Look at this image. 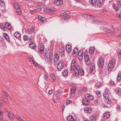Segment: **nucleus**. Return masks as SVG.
Here are the masks:
<instances>
[{"instance_id":"f257e3e1","label":"nucleus","mask_w":121,"mask_h":121,"mask_svg":"<svg viewBox=\"0 0 121 121\" xmlns=\"http://www.w3.org/2000/svg\"><path fill=\"white\" fill-rule=\"evenodd\" d=\"M115 58L112 59L111 61L109 62L108 64V68L109 71H111L113 69V67L115 65Z\"/></svg>"},{"instance_id":"f03ea898","label":"nucleus","mask_w":121,"mask_h":121,"mask_svg":"<svg viewBox=\"0 0 121 121\" xmlns=\"http://www.w3.org/2000/svg\"><path fill=\"white\" fill-rule=\"evenodd\" d=\"M76 62L75 60H73L71 62V69L70 70L71 71H73L77 67H78V66H76Z\"/></svg>"},{"instance_id":"7ed1b4c3","label":"nucleus","mask_w":121,"mask_h":121,"mask_svg":"<svg viewBox=\"0 0 121 121\" xmlns=\"http://www.w3.org/2000/svg\"><path fill=\"white\" fill-rule=\"evenodd\" d=\"M60 55L59 54L56 53L54 56L53 59V63L55 65L57 64L59 61V59H60Z\"/></svg>"},{"instance_id":"20e7f679","label":"nucleus","mask_w":121,"mask_h":121,"mask_svg":"<svg viewBox=\"0 0 121 121\" xmlns=\"http://www.w3.org/2000/svg\"><path fill=\"white\" fill-rule=\"evenodd\" d=\"M64 67V63L62 62H59L57 64V68L58 71H60L63 70Z\"/></svg>"},{"instance_id":"39448f33","label":"nucleus","mask_w":121,"mask_h":121,"mask_svg":"<svg viewBox=\"0 0 121 121\" xmlns=\"http://www.w3.org/2000/svg\"><path fill=\"white\" fill-rule=\"evenodd\" d=\"M104 63L103 59L101 58H100L98 61V65L99 67H101L102 68L104 66Z\"/></svg>"},{"instance_id":"423d86ee","label":"nucleus","mask_w":121,"mask_h":121,"mask_svg":"<svg viewBox=\"0 0 121 121\" xmlns=\"http://www.w3.org/2000/svg\"><path fill=\"white\" fill-rule=\"evenodd\" d=\"M85 59L87 65H90L91 64V62L89 56L88 55H85Z\"/></svg>"},{"instance_id":"0eeeda50","label":"nucleus","mask_w":121,"mask_h":121,"mask_svg":"<svg viewBox=\"0 0 121 121\" xmlns=\"http://www.w3.org/2000/svg\"><path fill=\"white\" fill-rule=\"evenodd\" d=\"M78 53V58L80 61H81L82 60L83 58V51L82 50H80Z\"/></svg>"},{"instance_id":"6e6552de","label":"nucleus","mask_w":121,"mask_h":121,"mask_svg":"<svg viewBox=\"0 0 121 121\" xmlns=\"http://www.w3.org/2000/svg\"><path fill=\"white\" fill-rule=\"evenodd\" d=\"M82 102L84 105L86 106L89 104V102L88 99L86 98H84L82 100Z\"/></svg>"},{"instance_id":"1a4fd4ad","label":"nucleus","mask_w":121,"mask_h":121,"mask_svg":"<svg viewBox=\"0 0 121 121\" xmlns=\"http://www.w3.org/2000/svg\"><path fill=\"white\" fill-rule=\"evenodd\" d=\"M76 69H78L79 71V73H80L81 75L83 76L84 74V72L83 69L80 66H78V67H77Z\"/></svg>"},{"instance_id":"9d476101","label":"nucleus","mask_w":121,"mask_h":121,"mask_svg":"<svg viewBox=\"0 0 121 121\" xmlns=\"http://www.w3.org/2000/svg\"><path fill=\"white\" fill-rule=\"evenodd\" d=\"M8 116L11 121H13L14 119L13 114L11 112H9L8 114Z\"/></svg>"},{"instance_id":"9b49d317","label":"nucleus","mask_w":121,"mask_h":121,"mask_svg":"<svg viewBox=\"0 0 121 121\" xmlns=\"http://www.w3.org/2000/svg\"><path fill=\"white\" fill-rule=\"evenodd\" d=\"M44 49V46L43 45H41L38 46L39 51L41 54H42L43 52Z\"/></svg>"},{"instance_id":"f8f14e48","label":"nucleus","mask_w":121,"mask_h":121,"mask_svg":"<svg viewBox=\"0 0 121 121\" xmlns=\"http://www.w3.org/2000/svg\"><path fill=\"white\" fill-rule=\"evenodd\" d=\"M84 110L85 112L87 113H90L92 112L91 108L90 107H86L84 108Z\"/></svg>"},{"instance_id":"ddd939ff","label":"nucleus","mask_w":121,"mask_h":121,"mask_svg":"<svg viewBox=\"0 0 121 121\" xmlns=\"http://www.w3.org/2000/svg\"><path fill=\"white\" fill-rule=\"evenodd\" d=\"M63 3L62 0H56L54 1V4L57 5H60Z\"/></svg>"},{"instance_id":"4468645a","label":"nucleus","mask_w":121,"mask_h":121,"mask_svg":"<svg viewBox=\"0 0 121 121\" xmlns=\"http://www.w3.org/2000/svg\"><path fill=\"white\" fill-rule=\"evenodd\" d=\"M102 30L104 32L107 33H110L111 32V30L109 29H107L106 27H101Z\"/></svg>"},{"instance_id":"2eb2a0df","label":"nucleus","mask_w":121,"mask_h":121,"mask_svg":"<svg viewBox=\"0 0 121 121\" xmlns=\"http://www.w3.org/2000/svg\"><path fill=\"white\" fill-rule=\"evenodd\" d=\"M71 46L69 45H68L66 46V49L68 53L70 52L71 50Z\"/></svg>"},{"instance_id":"dca6fc26","label":"nucleus","mask_w":121,"mask_h":121,"mask_svg":"<svg viewBox=\"0 0 121 121\" xmlns=\"http://www.w3.org/2000/svg\"><path fill=\"white\" fill-rule=\"evenodd\" d=\"M38 18L39 20L43 22H44L46 21L47 20L46 18L40 16H39Z\"/></svg>"},{"instance_id":"f3484780","label":"nucleus","mask_w":121,"mask_h":121,"mask_svg":"<svg viewBox=\"0 0 121 121\" xmlns=\"http://www.w3.org/2000/svg\"><path fill=\"white\" fill-rule=\"evenodd\" d=\"M30 47L32 49H35L36 47V45L34 42H31L29 44Z\"/></svg>"},{"instance_id":"a211bd4d","label":"nucleus","mask_w":121,"mask_h":121,"mask_svg":"<svg viewBox=\"0 0 121 121\" xmlns=\"http://www.w3.org/2000/svg\"><path fill=\"white\" fill-rule=\"evenodd\" d=\"M109 116L110 113L109 112H105L103 115V117L105 119H107L108 118Z\"/></svg>"},{"instance_id":"6ab92c4d","label":"nucleus","mask_w":121,"mask_h":121,"mask_svg":"<svg viewBox=\"0 0 121 121\" xmlns=\"http://www.w3.org/2000/svg\"><path fill=\"white\" fill-rule=\"evenodd\" d=\"M14 36L16 38H20L21 36L20 33L17 31L14 33Z\"/></svg>"},{"instance_id":"aec40b11","label":"nucleus","mask_w":121,"mask_h":121,"mask_svg":"<svg viewBox=\"0 0 121 121\" xmlns=\"http://www.w3.org/2000/svg\"><path fill=\"white\" fill-rule=\"evenodd\" d=\"M5 27L8 29H10L11 27L10 24L9 23H6L5 24Z\"/></svg>"},{"instance_id":"412c9836","label":"nucleus","mask_w":121,"mask_h":121,"mask_svg":"<svg viewBox=\"0 0 121 121\" xmlns=\"http://www.w3.org/2000/svg\"><path fill=\"white\" fill-rule=\"evenodd\" d=\"M71 13L70 12L68 11L65 12L64 13L61 14L60 16V17H62L61 16H65V15H69V14H70Z\"/></svg>"},{"instance_id":"4be33fe9","label":"nucleus","mask_w":121,"mask_h":121,"mask_svg":"<svg viewBox=\"0 0 121 121\" xmlns=\"http://www.w3.org/2000/svg\"><path fill=\"white\" fill-rule=\"evenodd\" d=\"M2 102L1 101H0V107L2 105ZM3 119V113L0 110V120H2Z\"/></svg>"},{"instance_id":"5701e85b","label":"nucleus","mask_w":121,"mask_h":121,"mask_svg":"<svg viewBox=\"0 0 121 121\" xmlns=\"http://www.w3.org/2000/svg\"><path fill=\"white\" fill-rule=\"evenodd\" d=\"M5 40L7 41H9L10 40L9 37L8 35L6 33H4L3 34Z\"/></svg>"},{"instance_id":"b1692460","label":"nucleus","mask_w":121,"mask_h":121,"mask_svg":"<svg viewBox=\"0 0 121 121\" xmlns=\"http://www.w3.org/2000/svg\"><path fill=\"white\" fill-rule=\"evenodd\" d=\"M103 3V0H98L97 4L99 6H101L102 5Z\"/></svg>"},{"instance_id":"393cba45","label":"nucleus","mask_w":121,"mask_h":121,"mask_svg":"<svg viewBox=\"0 0 121 121\" xmlns=\"http://www.w3.org/2000/svg\"><path fill=\"white\" fill-rule=\"evenodd\" d=\"M68 74V71L67 69H65L63 71V75L64 77H66L67 76Z\"/></svg>"},{"instance_id":"a878e982","label":"nucleus","mask_w":121,"mask_h":121,"mask_svg":"<svg viewBox=\"0 0 121 121\" xmlns=\"http://www.w3.org/2000/svg\"><path fill=\"white\" fill-rule=\"evenodd\" d=\"M97 1V0H89V2L91 5H94L96 4Z\"/></svg>"},{"instance_id":"bb28decb","label":"nucleus","mask_w":121,"mask_h":121,"mask_svg":"<svg viewBox=\"0 0 121 121\" xmlns=\"http://www.w3.org/2000/svg\"><path fill=\"white\" fill-rule=\"evenodd\" d=\"M63 16V18H64V20L67 21L69 20L70 18V17L69 15H65V16Z\"/></svg>"},{"instance_id":"cd10ccee","label":"nucleus","mask_w":121,"mask_h":121,"mask_svg":"<svg viewBox=\"0 0 121 121\" xmlns=\"http://www.w3.org/2000/svg\"><path fill=\"white\" fill-rule=\"evenodd\" d=\"M95 68V64L93 63H92L90 65V69H92L93 71Z\"/></svg>"},{"instance_id":"c85d7f7f","label":"nucleus","mask_w":121,"mask_h":121,"mask_svg":"<svg viewBox=\"0 0 121 121\" xmlns=\"http://www.w3.org/2000/svg\"><path fill=\"white\" fill-rule=\"evenodd\" d=\"M114 9L115 10L117 11L119 10V8H120V6H119L118 5H114L113 6Z\"/></svg>"},{"instance_id":"c756f323","label":"nucleus","mask_w":121,"mask_h":121,"mask_svg":"<svg viewBox=\"0 0 121 121\" xmlns=\"http://www.w3.org/2000/svg\"><path fill=\"white\" fill-rule=\"evenodd\" d=\"M117 80L119 82L121 81V73H119L117 77Z\"/></svg>"},{"instance_id":"7c9ffc66","label":"nucleus","mask_w":121,"mask_h":121,"mask_svg":"<svg viewBox=\"0 0 121 121\" xmlns=\"http://www.w3.org/2000/svg\"><path fill=\"white\" fill-rule=\"evenodd\" d=\"M74 74L75 76H78L79 74V71L78 69H76L74 72Z\"/></svg>"},{"instance_id":"2f4dec72","label":"nucleus","mask_w":121,"mask_h":121,"mask_svg":"<svg viewBox=\"0 0 121 121\" xmlns=\"http://www.w3.org/2000/svg\"><path fill=\"white\" fill-rule=\"evenodd\" d=\"M13 5L14 8L15 9H17L20 8V7L16 3H13Z\"/></svg>"},{"instance_id":"473e14b6","label":"nucleus","mask_w":121,"mask_h":121,"mask_svg":"<svg viewBox=\"0 0 121 121\" xmlns=\"http://www.w3.org/2000/svg\"><path fill=\"white\" fill-rule=\"evenodd\" d=\"M95 50V49L93 47H90L89 48V52L90 53L92 54L93 52H94Z\"/></svg>"},{"instance_id":"72a5a7b5","label":"nucleus","mask_w":121,"mask_h":121,"mask_svg":"<svg viewBox=\"0 0 121 121\" xmlns=\"http://www.w3.org/2000/svg\"><path fill=\"white\" fill-rule=\"evenodd\" d=\"M95 117L91 116L90 118V121H96Z\"/></svg>"},{"instance_id":"f704fd0d","label":"nucleus","mask_w":121,"mask_h":121,"mask_svg":"<svg viewBox=\"0 0 121 121\" xmlns=\"http://www.w3.org/2000/svg\"><path fill=\"white\" fill-rule=\"evenodd\" d=\"M46 58L49 60L51 61L53 58V56L48 55L46 56Z\"/></svg>"},{"instance_id":"c9c22d12","label":"nucleus","mask_w":121,"mask_h":121,"mask_svg":"<svg viewBox=\"0 0 121 121\" xmlns=\"http://www.w3.org/2000/svg\"><path fill=\"white\" fill-rule=\"evenodd\" d=\"M17 14L19 15H20L21 14V12L20 8L17 9Z\"/></svg>"},{"instance_id":"e433bc0d","label":"nucleus","mask_w":121,"mask_h":121,"mask_svg":"<svg viewBox=\"0 0 121 121\" xmlns=\"http://www.w3.org/2000/svg\"><path fill=\"white\" fill-rule=\"evenodd\" d=\"M23 39L25 41L27 40L28 39V37L26 35H24L23 37Z\"/></svg>"},{"instance_id":"4c0bfd02","label":"nucleus","mask_w":121,"mask_h":121,"mask_svg":"<svg viewBox=\"0 0 121 121\" xmlns=\"http://www.w3.org/2000/svg\"><path fill=\"white\" fill-rule=\"evenodd\" d=\"M26 32L27 33L29 34H30L32 33L31 31V29H27V30H26Z\"/></svg>"},{"instance_id":"58836bf2","label":"nucleus","mask_w":121,"mask_h":121,"mask_svg":"<svg viewBox=\"0 0 121 121\" xmlns=\"http://www.w3.org/2000/svg\"><path fill=\"white\" fill-rule=\"evenodd\" d=\"M60 93L56 94V99H59L60 98Z\"/></svg>"},{"instance_id":"ea45409f","label":"nucleus","mask_w":121,"mask_h":121,"mask_svg":"<svg viewBox=\"0 0 121 121\" xmlns=\"http://www.w3.org/2000/svg\"><path fill=\"white\" fill-rule=\"evenodd\" d=\"M49 8H45L43 9V11L47 13H49L50 12L49 11Z\"/></svg>"},{"instance_id":"a19ab883","label":"nucleus","mask_w":121,"mask_h":121,"mask_svg":"<svg viewBox=\"0 0 121 121\" xmlns=\"http://www.w3.org/2000/svg\"><path fill=\"white\" fill-rule=\"evenodd\" d=\"M71 117H71V115L69 116H68L67 117V120L68 121H72V120H73V119L71 118H71Z\"/></svg>"},{"instance_id":"79ce46f5","label":"nucleus","mask_w":121,"mask_h":121,"mask_svg":"<svg viewBox=\"0 0 121 121\" xmlns=\"http://www.w3.org/2000/svg\"><path fill=\"white\" fill-rule=\"evenodd\" d=\"M91 97V95L89 94H86L85 95V98H86L87 99H89V98L90 96Z\"/></svg>"},{"instance_id":"37998d69","label":"nucleus","mask_w":121,"mask_h":121,"mask_svg":"<svg viewBox=\"0 0 121 121\" xmlns=\"http://www.w3.org/2000/svg\"><path fill=\"white\" fill-rule=\"evenodd\" d=\"M16 117L17 119L20 121H22V120H23V119L20 116H16Z\"/></svg>"},{"instance_id":"c03bdc74","label":"nucleus","mask_w":121,"mask_h":121,"mask_svg":"<svg viewBox=\"0 0 121 121\" xmlns=\"http://www.w3.org/2000/svg\"><path fill=\"white\" fill-rule=\"evenodd\" d=\"M117 93L119 94H121V89L119 88L117 90Z\"/></svg>"},{"instance_id":"a18cd8bd","label":"nucleus","mask_w":121,"mask_h":121,"mask_svg":"<svg viewBox=\"0 0 121 121\" xmlns=\"http://www.w3.org/2000/svg\"><path fill=\"white\" fill-rule=\"evenodd\" d=\"M96 94L99 97H100L101 96V95L100 93V92L99 91H97L96 92Z\"/></svg>"},{"instance_id":"49530a36","label":"nucleus","mask_w":121,"mask_h":121,"mask_svg":"<svg viewBox=\"0 0 121 121\" xmlns=\"http://www.w3.org/2000/svg\"><path fill=\"white\" fill-rule=\"evenodd\" d=\"M72 102V101L67 100L66 101V105H67Z\"/></svg>"},{"instance_id":"de8ad7c7","label":"nucleus","mask_w":121,"mask_h":121,"mask_svg":"<svg viewBox=\"0 0 121 121\" xmlns=\"http://www.w3.org/2000/svg\"><path fill=\"white\" fill-rule=\"evenodd\" d=\"M117 5L119 6H120V8H121V1H117Z\"/></svg>"},{"instance_id":"09e8293b","label":"nucleus","mask_w":121,"mask_h":121,"mask_svg":"<svg viewBox=\"0 0 121 121\" xmlns=\"http://www.w3.org/2000/svg\"><path fill=\"white\" fill-rule=\"evenodd\" d=\"M76 89H72L71 90V92L73 93L74 94L75 91Z\"/></svg>"},{"instance_id":"8fccbe9b","label":"nucleus","mask_w":121,"mask_h":121,"mask_svg":"<svg viewBox=\"0 0 121 121\" xmlns=\"http://www.w3.org/2000/svg\"><path fill=\"white\" fill-rule=\"evenodd\" d=\"M74 94L73 93H71H71L69 95V96L70 98H72L74 96Z\"/></svg>"},{"instance_id":"3c124183","label":"nucleus","mask_w":121,"mask_h":121,"mask_svg":"<svg viewBox=\"0 0 121 121\" xmlns=\"http://www.w3.org/2000/svg\"><path fill=\"white\" fill-rule=\"evenodd\" d=\"M94 98L93 96L91 95V96H90L89 98V99H87L88 100H93L94 99Z\"/></svg>"},{"instance_id":"603ef678","label":"nucleus","mask_w":121,"mask_h":121,"mask_svg":"<svg viewBox=\"0 0 121 121\" xmlns=\"http://www.w3.org/2000/svg\"><path fill=\"white\" fill-rule=\"evenodd\" d=\"M93 22L94 23L98 24L100 23V21L98 20H96L95 21H93Z\"/></svg>"},{"instance_id":"864d4df0","label":"nucleus","mask_w":121,"mask_h":121,"mask_svg":"<svg viewBox=\"0 0 121 121\" xmlns=\"http://www.w3.org/2000/svg\"><path fill=\"white\" fill-rule=\"evenodd\" d=\"M49 11H50V12L49 13H52L53 12V10L52 9H49Z\"/></svg>"},{"instance_id":"5fc2aeb1","label":"nucleus","mask_w":121,"mask_h":121,"mask_svg":"<svg viewBox=\"0 0 121 121\" xmlns=\"http://www.w3.org/2000/svg\"><path fill=\"white\" fill-rule=\"evenodd\" d=\"M33 63H34V64L36 66H39V64L37 63L36 62H35V61H33Z\"/></svg>"},{"instance_id":"6e6d98bb","label":"nucleus","mask_w":121,"mask_h":121,"mask_svg":"<svg viewBox=\"0 0 121 121\" xmlns=\"http://www.w3.org/2000/svg\"><path fill=\"white\" fill-rule=\"evenodd\" d=\"M52 54L53 52H52L50 51H50H49V52L48 53V55L51 56L52 55V56H53Z\"/></svg>"},{"instance_id":"4d7b16f0","label":"nucleus","mask_w":121,"mask_h":121,"mask_svg":"<svg viewBox=\"0 0 121 121\" xmlns=\"http://www.w3.org/2000/svg\"><path fill=\"white\" fill-rule=\"evenodd\" d=\"M52 79L53 82H54L56 80V78L55 77H53L52 78Z\"/></svg>"},{"instance_id":"13d9d810","label":"nucleus","mask_w":121,"mask_h":121,"mask_svg":"<svg viewBox=\"0 0 121 121\" xmlns=\"http://www.w3.org/2000/svg\"><path fill=\"white\" fill-rule=\"evenodd\" d=\"M82 91H85L87 90V89L86 87H84L82 89H81Z\"/></svg>"},{"instance_id":"bf43d9fd","label":"nucleus","mask_w":121,"mask_h":121,"mask_svg":"<svg viewBox=\"0 0 121 121\" xmlns=\"http://www.w3.org/2000/svg\"><path fill=\"white\" fill-rule=\"evenodd\" d=\"M110 83L111 85L115 84L114 82L113 81H111L110 82Z\"/></svg>"},{"instance_id":"052dcab7","label":"nucleus","mask_w":121,"mask_h":121,"mask_svg":"<svg viewBox=\"0 0 121 121\" xmlns=\"http://www.w3.org/2000/svg\"><path fill=\"white\" fill-rule=\"evenodd\" d=\"M41 9H42L41 8H39L36 9V10L37 11H41Z\"/></svg>"},{"instance_id":"680f3d73","label":"nucleus","mask_w":121,"mask_h":121,"mask_svg":"<svg viewBox=\"0 0 121 121\" xmlns=\"http://www.w3.org/2000/svg\"><path fill=\"white\" fill-rule=\"evenodd\" d=\"M52 90H50L48 92V93L49 94H51L52 93Z\"/></svg>"},{"instance_id":"e2e57ef3","label":"nucleus","mask_w":121,"mask_h":121,"mask_svg":"<svg viewBox=\"0 0 121 121\" xmlns=\"http://www.w3.org/2000/svg\"><path fill=\"white\" fill-rule=\"evenodd\" d=\"M82 91L81 89L80 90H79L78 92V94L79 95H80L82 93Z\"/></svg>"},{"instance_id":"0e129e2a","label":"nucleus","mask_w":121,"mask_h":121,"mask_svg":"<svg viewBox=\"0 0 121 121\" xmlns=\"http://www.w3.org/2000/svg\"><path fill=\"white\" fill-rule=\"evenodd\" d=\"M4 96H5L6 97H7L8 96V94L7 93H6V92L4 93Z\"/></svg>"},{"instance_id":"69168bd1","label":"nucleus","mask_w":121,"mask_h":121,"mask_svg":"<svg viewBox=\"0 0 121 121\" xmlns=\"http://www.w3.org/2000/svg\"><path fill=\"white\" fill-rule=\"evenodd\" d=\"M30 29H31V31L32 33L33 32H34V30H35L34 28L33 27H32V28H30Z\"/></svg>"},{"instance_id":"338daca9","label":"nucleus","mask_w":121,"mask_h":121,"mask_svg":"<svg viewBox=\"0 0 121 121\" xmlns=\"http://www.w3.org/2000/svg\"><path fill=\"white\" fill-rule=\"evenodd\" d=\"M44 79L46 80H47V79H48V78L47 77V75L45 74L44 76Z\"/></svg>"},{"instance_id":"774afa93","label":"nucleus","mask_w":121,"mask_h":121,"mask_svg":"<svg viewBox=\"0 0 121 121\" xmlns=\"http://www.w3.org/2000/svg\"><path fill=\"white\" fill-rule=\"evenodd\" d=\"M119 57L121 58V50L120 52L119 53Z\"/></svg>"}]
</instances>
